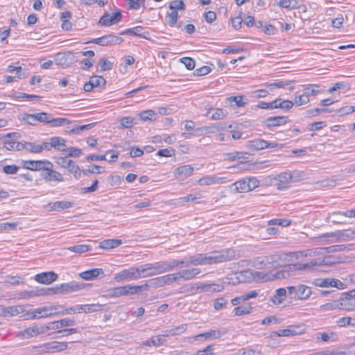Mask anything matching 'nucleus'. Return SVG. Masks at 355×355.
I'll return each mask as SVG.
<instances>
[{
  "instance_id": "a19ab883",
  "label": "nucleus",
  "mask_w": 355,
  "mask_h": 355,
  "mask_svg": "<svg viewBox=\"0 0 355 355\" xmlns=\"http://www.w3.org/2000/svg\"><path fill=\"white\" fill-rule=\"evenodd\" d=\"M247 179L239 180L233 184L235 186V191L238 193H245L250 191V187L247 186Z\"/></svg>"
},
{
  "instance_id": "9d476101",
  "label": "nucleus",
  "mask_w": 355,
  "mask_h": 355,
  "mask_svg": "<svg viewBox=\"0 0 355 355\" xmlns=\"http://www.w3.org/2000/svg\"><path fill=\"white\" fill-rule=\"evenodd\" d=\"M283 275V269L279 270L275 272L272 271L268 272L263 271H254L252 272L253 278L257 281L261 282H269L274 281L275 279H284V277H282V275Z\"/></svg>"
},
{
  "instance_id": "ea45409f",
  "label": "nucleus",
  "mask_w": 355,
  "mask_h": 355,
  "mask_svg": "<svg viewBox=\"0 0 355 355\" xmlns=\"http://www.w3.org/2000/svg\"><path fill=\"white\" fill-rule=\"evenodd\" d=\"M71 123V121L65 118H53L52 115L50 114L48 124H50L52 127H60L64 126L67 124Z\"/></svg>"
},
{
  "instance_id": "72a5a7b5",
  "label": "nucleus",
  "mask_w": 355,
  "mask_h": 355,
  "mask_svg": "<svg viewBox=\"0 0 355 355\" xmlns=\"http://www.w3.org/2000/svg\"><path fill=\"white\" fill-rule=\"evenodd\" d=\"M122 243L119 239H106L99 243L98 247L102 249H112L118 247Z\"/></svg>"
},
{
  "instance_id": "ddd939ff",
  "label": "nucleus",
  "mask_w": 355,
  "mask_h": 355,
  "mask_svg": "<svg viewBox=\"0 0 355 355\" xmlns=\"http://www.w3.org/2000/svg\"><path fill=\"white\" fill-rule=\"evenodd\" d=\"M123 42V38L113 34L105 35L98 38L92 40L89 42L102 46L120 44Z\"/></svg>"
},
{
  "instance_id": "a211bd4d",
  "label": "nucleus",
  "mask_w": 355,
  "mask_h": 355,
  "mask_svg": "<svg viewBox=\"0 0 355 355\" xmlns=\"http://www.w3.org/2000/svg\"><path fill=\"white\" fill-rule=\"evenodd\" d=\"M140 267L143 278L162 273L159 262L144 264L140 266Z\"/></svg>"
},
{
  "instance_id": "c85d7f7f",
  "label": "nucleus",
  "mask_w": 355,
  "mask_h": 355,
  "mask_svg": "<svg viewBox=\"0 0 355 355\" xmlns=\"http://www.w3.org/2000/svg\"><path fill=\"white\" fill-rule=\"evenodd\" d=\"M267 146H268V141H266L263 139H257L249 141L247 144V147L250 150H253V151L265 149L267 148Z\"/></svg>"
},
{
  "instance_id": "f8f14e48",
  "label": "nucleus",
  "mask_w": 355,
  "mask_h": 355,
  "mask_svg": "<svg viewBox=\"0 0 355 355\" xmlns=\"http://www.w3.org/2000/svg\"><path fill=\"white\" fill-rule=\"evenodd\" d=\"M322 237L333 238L334 241H345L355 237V230L352 229L338 230L334 232L327 233L322 235Z\"/></svg>"
},
{
  "instance_id": "4be33fe9",
  "label": "nucleus",
  "mask_w": 355,
  "mask_h": 355,
  "mask_svg": "<svg viewBox=\"0 0 355 355\" xmlns=\"http://www.w3.org/2000/svg\"><path fill=\"white\" fill-rule=\"evenodd\" d=\"M41 175L46 181H64L62 175L58 171H53L52 167L46 168L44 172L41 173Z\"/></svg>"
},
{
  "instance_id": "9b49d317",
  "label": "nucleus",
  "mask_w": 355,
  "mask_h": 355,
  "mask_svg": "<svg viewBox=\"0 0 355 355\" xmlns=\"http://www.w3.org/2000/svg\"><path fill=\"white\" fill-rule=\"evenodd\" d=\"M58 306H50L38 308L35 309L30 316V319H38L42 318H48L55 315H61L62 311H57Z\"/></svg>"
},
{
  "instance_id": "dca6fc26",
  "label": "nucleus",
  "mask_w": 355,
  "mask_h": 355,
  "mask_svg": "<svg viewBox=\"0 0 355 355\" xmlns=\"http://www.w3.org/2000/svg\"><path fill=\"white\" fill-rule=\"evenodd\" d=\"M134 295L132 285L118 286L107 291V295L112 297H119L123 295Z\"/></svg>"
},
{
  "instance_id": "052dcab7",
  "label": "nucleus",
  "mask_w": 355,
  "mask_h": 355,
  "mask_svg": "<svg viewBox=\"0 0 355 355\" xmlns=\"http://www.w3.org/2000/svg\"><path fill=\"white\" fill-rule=\"evenodd\" d=\"M167 22L171 27L174 26L178 19V12L176 10H172L171 12L166 15Z\"/></svg>"
},
{
  "instance_id": "de8ad7c7",
  "label": "nucleus",
  "mask_w": 355,
  "mask_h": 355,
  "mask_svg": "<svg viewBox=\"0 0 355 355\" xmlns=\"http://www.w3.org/2000/svg\"><path fill=\"white\" fill-rule=\"evenodd\" d=\"M353 246H354L353 244H349L347 245H332L330 247L324 248H323V250H327L328 252H340V251H344L345 250H350L352 249Z\"/></svg>"
},
{
  "instance_id": "bb28decb",
  "label": "nucleus",
  "mask_w": 355,
  "mask_h": 355,
  "mask_svg": "<svg viewBox=\"0 0 355 355\" xmlns=\"http://www.w3.org/2000/svg\"><path fill=\"white\" fill-rule=\"evenodd\" d=\"M311 293L312 291L311 287L304 284H300L297 285L295 297L299 300H307L311 296Z\"/></svg>"
},
{
  "instance_id": "58836bf2",
  "label": "nucleus",
  "mask_w": 355,
  "mask_h": 355,
  "mask_svg": "<svg viewBox=\"0 0 355 355\" xmlns=\"http://www.w3.org/2000/svg\"><path fill=\"white\" fill-rule=\"evenodd\" d=\"M223 289V286L217 284L200 283V291L206 292H219Z\"/></svg>"
},
{
  "instance_id": "0eeeda50",
  "label": "nucleus",
  "mask_w": 355,
  "mask_h": 355,
  "mask_svg": "<svg viewBox=\"0 0 355 355\" xmlns=\"http://www.w3.org/2000/svg\"><path fill=\"white\" fill-rule=\"evenodd\" d=\"M105 305L99 304H83V305H76L72 307L67 308L64 310L62 311L61 315L64 314H71L76 313H92V312H98L103 310V307Z\"/></svg>"
},
{
  "instance_id": "09e8293b",
  "label": "nucleus",
  "mask_w": 355,
  "mask_h": 355,
  "mask_svg": "<svg viewBox=\"0 0 355 355\" xmlns=\"http://www.w3.org/2000/svg\"><path fill=\"white\" fill-rule=\"evenodd\" d=\"M165 342V340L160 337H153L150 340H145L141 343V346H151L154 345L158 347L162 345Z\"/></svg>"
},
{
  "instance_id": "7ed1b4c3",
  "label": "nucleus",
  "mask_w": 355,
  "mask_h": 355,
  "mask_svg": "<svg viewBox=\"0 0 355 355\" xmlns=\"http://www.w3.org/2000/svg\"><path fill=\"white\" fill-rule=\"evenodd\" d=\"M354 300L355 289L343 294L339 302L335 301L334 303H327L322 306L324 307L325 309H331L336 307L346 310H353L355 306Z\"/></svg>"
},
{
  "instance_id": "423d86ee",
  "label": "nucleus",
  "mask_w": 355,
  "mask_h": 355,
  "mask_svg": "<svg viewBox=\"0 0 355 355\" xmlns=\"http://www.w3.org/2000/svg\"><path fill=\"white\" fill-rule=\"evenodd\" d=\"M142 277V273L140 266L138 267H130L128 269H124L121 272L115 274L114 280L117 282L130 281L133 279H138Z\"/></svg>"
},
{
  "instance_id": "338daca9",
  "label": "nucleus",
  "mask_w": 355,
  "mask_h": 355,
  "mask_svg": "<svg viewBox=\"0 0 355 355\" xmlns=\"http://www.w3.org/2000/svg\"><path fill=\"white\" fill-rule=\"evenodd\" d=\"M139 117L143 121H151L153 116L155 115V112L152 110H148L139 113Z\"/></svg>"
},
{
  "instance_id": "aec40b11",
  "label": "nucleus",
  "mask_w": 355,
  "mask_h": 355,
  "mask_svg": "<svg viewBox=\"0 0 355 355\" xmlns=\"http://www.w3.org/2000/svg\"><path fill=\"white\" fill-rule=\"evenodd\" d=\"M58 277V274L53 271L44 272L36 275L35 277V280L40 284H50L56 281Z\"/></svg>"
},
{
  "instance_id": "4d7b16f0",
  "label": "nucleus",
  "mask_w": 355,
  "mask_h": 355,
  "mask_svg": "<svg viewBox=\"0 0 355 355\" xmlns=\"http://www.w3.org/2000/svg\"><path fill=\"white\" fill-rule=\"evenodd\" d=\"M24 149L31 153H39L42 152V147L40 145L31 142L24 143Z\"/></svg>"
},
{
  "instance_id": "5701e85b",
  "label": "nucleus",
  "mask_w": 355,
  "mask_h": 355,
  "mask_svg": "<svg viewBox=\"0 0 355 355\" xmlns=\"http://www.w3.org/2000/svg\"><path fill=\"white\" fill-rule=\"evenodd\" d=\"M75 324L73 320L69 318L61 319L58 321L49 322L46 325V329H59L62 327L72 326Z\"/></svg>"
},
{
  "instance_id": "864d4df0",
  "label": "nucleus",
  "mask_w": 355,
  "mask_h": 355,
  "mask_svg": "<svg viewBox=\"0 0 355 355\" xmlns=\"http://www.w3.org/2000/svg\"><path fill=\"white\" fill-rule=\"evenodd\" d=\"M35 170L42 171V172H44L46 168L52 167L53 164L47 160H38L35 161Z\"/></svg>"
},
{
  "instance_id": "412c9836",
  "label": "nucleus",
  "mask_w": 355,
  "mask_h": 355,
  "mask_svg": "<svg viewBox=\"0 0 355 355\" xmlns=\"http://www.w3.org/2000/svg\"><path fill=\"white\" fill-rule=\"evenodd\" d=\"M288 121L287 116H271L265 119L263 123L268 128L285 125Z\"/></svg>"
},
{
  "instance_id": "37998d69",
  "label": "nucleus",
  "mask_w": 355,
  "mask_h": 355,
  "mask_svg": "<svg viewBox=\"0 0 355 355\" xmlns=\"http://www.w3.org/2000/svg\"><path fill=\"white\" fill-rule=\"evenodd\" d=\"M182 289L184 293L187 295H193L198 293V290H200V283H196L190 285H185Z\"/></svg>"
},
{
  "instance_id": "e433bc0d",
  "label": "nucleus",
  "mask_w": 355,
  "mask_h": 355,
  "mask_svg": "<svg viewBox=\"0 0 355 355\" xmlns=\"http://www.w3.org/2000/svg\"><path fill=\"white\" fill-rule=\"evenodd\" d=\"M73 203L69 201H57L53 203H49V206L51 207V210L53 211H61L64 209L71 207Z\"/></svg>"
},
{
  "instance_id": "39448f33",
  "label": "nucleus",
  "mask_w": 355,
  "mask_h": 355,
  "mask_svg": "<svg viewBox=\"0 0 355 355\" xmlns=\"http://www.w3.org/2000/svg\"><path fill=\"white\" fill-rule=\"evenodd\" d=\"M302 172L294 171L293 173L291 172L281 173L275 178H274V184L277 186L279 190L285 189L287 185L292 182H296L300 177Z\"/></svg>"
},
{
  "instance_id": "f704fd0d",
  "label": "nucleus",
  "mask_w": 355,
  "mask_h": 355,
  "mask_svg": "<svg viewBox=\"0 0 355 355\" xmlns=\"http://www.w3.org/2000/svg\"><path fill=\"white\" fill-rule=\"evenodd\" d=\"M78 332V329L76 328H71V329H64L61 330H58L55 332H52L49 334V336H51L53 338H60L63 336H67L70 334H76Z\"/></svg>"
},
{
  "instance_id": "393cba45",
  "label": "nucleus",
  "mask_w": 355,
  "mask_h": 355,
  "mask_svg": "<svg viewBox=\"0 0 355 355\" xmlns=\"http://www.w3.org/2000/svg\"><path fill=\"white\" fill-rule=\"evenodd\" d=\"M221 336V333L218 329L210 330L207 332L200 334L198 335L189 338V340H198L200 338H204L205 340H211L219 338Z\"/></svg>"
},
{
  "instance_id": "f257e3e1",
  "label": "nucleus",
  "mask_w": 355,
  "mask_h": 355,
  "mask_svg": "<svg viewBox=\"0 0 355 355\" xmlns=\"http://www.w3.org/2000/svg\"><path fill=\"white\" fill-rule=\"evenodd\" d=\"M282 255L272 254L262 257H257L253 260V266L259 270H268V272H273L274 270L281 266L280 261Z\"/></svg>"
},
{
  "instance_id": "6e6d98bb",
  "label": "nucleus",
  "mask_w": 355,
  "mask_h": 355,
  "mask_svg": "<svg viewBox=\"0 0 355 355\" xmlns=\"http://www.w3.org/2000/svg\"><path fill=\"white\" fill-rule=\"evenodd\" d=\"M90 81L94 87H104L106 84V80L101 76H93L90 78Z\"/></svg>"
},
{
  "instance_id": "6ab92c4d",
  "label": "nucleus",
  "mask_w": 355,
  "mask_h": 355,
  "mask_svg": "<svg viewBox=\"0 0 355 355\" xmlns=\"http://www.w3.org/2000/svg\"><path fill=\"white\" fill-rule=\"evenodd\" d=\"M180 281H189L193 279L201 273V270L199 268H192L184 269L178 272Z\"/></svg>"
},
{
  "instance_id": "c9c22d12",
  "label": "nucleus",
  "mask_w": 355,
  "mask_h": 355,
  "mask_svg": "<svg viewBox=\"0 0 355 355\" xmlns=\"http://www.w3.org/2000/svg\"><path fill=\"white\" fill-rule=\"evenodd\" d=\"M3 148L8 150H17L20 151L24 149V143L15 141H7L3 143Z\"/></svg>"
},
{
  "instance_id": "f3484780",
  "label": "nucleus",
  "mask_w": 355,
  "mask_h": 355,
  "mask_svg": "<svg viewBox=\"0 0 355 355\" xmlns=\"http://www.w3.org/2000/svg\"><path fill=\"white\" fill-rule=\"evenodd\" d=\"M121 17L122 15L120 10L113 13L112 15L105 12L99 19L98 24L110 26L119 22L121 20Z\"/></svg>"
},
{
  "instance_id": "a18cd8bd",
  "label": "nucleus",
  "mask_w": 355,
  "mask_h": 355,
  "mask_svg": "<svg viewBox=\"0 0 355 355\" xmlns=\"http://www.w3.org/2000/svg\"><path fill=\"white\" fill-rule=\"evenodd\" d=\"M298 3V0H279L278 2L280 7L290 10L297 8Z\"/></svg>"
},
{
  "instance_id": "13d9d810",
  "label": "nucleus",
  "mask_w": 355,
  "mask_h": 355,
  "mask_svg": "<svg viewBox=\"0 0 355 355\" xmlns=\"http://www.w3.org/2000/svg\"><path fill=\"white\" fill-rule=\"evenodd\" d=\"M252 307L250 306H237V307L234 308L233 311H234L235 315L240 316V315L250 313L252 311Z\"/></svg>"
},
{
  "instance_id": "8fccbe9b",
  "label": "nucleus",
  "mask_w": 355,
  "mask_h": 355,
  "mask_svg": "<svg viewBox=\"0 0 355 355\" xmlns=\"http://www.w3.org/2000/svg\"><path fill=\"white\" fill-rule=\"evenodd\" d=\"M286 289L284 288H279L276 290L275 297L276 300H274L273 302L275 303L280 304L283 302L286 299Z\"/></svg>"
},
{
  "instance_id": "bf43d9fd",
  "label": "nucleus",
  "mask_w": 355,
  "mask_h": 355,
  "mask_svg": "<svg viewBox=\"0 0 355 355\" xmlns=\"http://www.w3.org/2000/svg\"><path fill=\"white\" fill-rule=\"evenodd\" d=\"M55 295V288H48L45 289H42L39 291L37 293H35V291H31L28 293L29 296L32 295Z\"/></svg>"
},
{
  "instance_id": "4c0bfd02",
  "label": "nucleus",
  "mask_w": 355,
  "mask_h": 355,
  "mask_svg": "<svg viewBox=\"0 0 355 355\" xmlns=\"http://www.w3.org/2000/svg\"><path fill=\"white\" fill-rule=\"evenodd\" d=\"M189 263L193 266L206 265V254H197L189 257Z\"/></svg>"
},
{
  "instance_id": "1a4fd4ad",
  "label": "nucleus",
  "mask_w": 355,
  "mask_h": 355,
  "mask_svg": "<svg viewBox=\"0 0 355 355\" xmlns=\"http://www.w3.org/2000/svg\"><path fill=\"white\" fill-rule=\"evenodd\" d=\"M38 349L37 352L40 354L51 353V352H60L64 351L68 349V343L67 342H58L52 341L46 343L37 347Z\"/></svg>"
},
{
  "instance_id": "6e6552de",
  "label": "nucleus",
  "mask_w": 355,
  "mask_h": 355,
  "mask_svg": "<svg viewBox=\"0 0 355 355\" xmlns=\"http://www.w3.org/2000/svg\"><path fill=\"white\" fill-rule=\"evenodd\" d=\"M79 55L71 51L58 53L55 56V62L63 68H67L77 62Z\"/></svg>"
},
{
  "instance_id": "2f4dec72",
  "label": "nucleus",
  "mask_w": 355,
  "mask_h": 355,
  "mask_svg": "<svg viewBox=\"0 0 355 355\" xmlns=\"http://www.w3.org/2000/svg\"><path fill=\"white\" fill-rule=\"evenodd\" d=\"M206 134L215 133L220 130H225L227 128H232V125L227 126L225 123H220L216 124H211L210 125L204 126Z\"/></svg>"
},
{
  "instance_id": "2eb2a0df",
  "label": "nucleus",
  "mask_w": 355,
  "mask_h": 355,
  "mask_svg": "<svg viewBox=\"0 0 355 355\" xmlns=\"http://www.w3.org/2000/svg\"><path fill=\"white\" fill-rule=\"evenodd\" d=\"M55 295H66L81 288L79 284L76 282L62 284L54 287Z\"/></svg>"
},
{
  "instance_id": "7c9ffc66",
  "label": "nucleus",
  "mask_w": 355,
  "mask_h": 355,
  "mask_svg": "<svg viewBox=\"0 0 355 355\" xmlns=\"http://www.w3.org/2000/svg\"><path fill=\"white\" fill-rule=\"evenodd\" d=\"M100 275H104V272L101 268H94L92 270H86L80 274V276L86 280H90L97 277Z\"/></svg>"
},
{
  "instance_id": "473e14b6",
  "label": "nucleus",
  "mask_w": 355,
  "mask_h": 355,
  "mask_svg": "<svg viewBox=\"0 0 355 355\" xmlns=\"http://www.w3.org/2000/svg\"><path fill=\"white\" fill-rule=\"evenodd\" d=\"M224 178L217 177L215 175L212 176H205L199 179L198 182L200 185H211L219 183Z\"/></svg>"
},
{
  "instance_id": "603ef678",
  "label": "nucleus",
  "mask_w": 355,
  "mask_h": 355,
  "mask_svg": "<svg viewBox=\"0 0 355 355\" xmlns=\"http://www.w3.org/2000/svg\"><path fill=\"white\" fill-rule=\"evenodd\" d=\"M171 10H184L185 3L183 0H173L169 4Z\"/></svg>"
},
{
  "instance_id": "c03bdc74",
  "label": "nucleus",
  "mask_w": 355,
  "mask_h": 355,
  "mask_svg": "<svg viewBox=\"0 0 355 355\" xmlns=\"http://www.w3.org/2000/svg\"><path fill=\"white\" fill-rule=\"evenodd\" d=\"M67 250L75 253L81 254L83 252L90 251L92 250V247L89 245L81 244L74 246H70L67 248Z\"/></svg>"
},
{
  "instance_id": "3c124183",
  "label": "nucleus",
  "mask_w": 355,
  "mask_h": 355,
  "mask_svg": "<svg viewBox=\"0 0 355 355\" xmlns=\"http://www.w3.org/2000/svg\"><path fill=\"white\" fill-rule=\"evenodd\" d=\"M70 173L73 174L76 179H79L81 176V171L79 166L73 160L71 162L68 168H67Z\"/></svg>"
},
{
  "instance_id": "0e129e2a",
  "label": "nucleus",
  "mask_w": 355,
  "mask_h": 355,
  "mask_svg": "<svg viewBox=\"0 0 355 355\" xmlns=\"http://www.w3.org/2000/svg\"><path fill=\"white\" fill-rule=\"evenodd\" d=\"M227 115V112L223 110L221 108H216L214 112L211 116L212 120H220L225 118Z\"/></svg>"
},
{
  "instance_id": "b1692460",
  "label": "nucleus",
  "mask_w": 355,
  "mask_h": 355,
  "mask_svg": "<svg viewBox=\"0 0 355 355\" xmlns=\"http://www.w3.org/2000/svg\"><path fill=\"white\" fill-rule=\"evenodd\" d=\"M193 168L191 165H183L174 171V175L177 178H186L193 174Z\"/></svg>"
},
{
  "instance_id": "79ce46f5",
  "label": "nucleus",
  "mask_w": 355,
  "mask_h": 355,
  "mask_svg": "<svg viewBox=\"0 0 355 355\" xmlns=\"http://www.w3.org/2000/svg\"><path fill=\"white\" fill-rule=\"evenodd\" d=\"M51 141L52 146L55 149L57 150H64L65 148H62V147H66V140L60 137H53L50 139Z\"/></svg>"
},
{
  "instance_id": "774afa93",
  "label": "nucleus",
  "mask_w": 355,
  "mask_h": 355,
  "mask_svg": "<svg viewBox=\"0 0 355 355\" xmlns=\"http://www.w3.org/2000/svg\"><path fill=\"white\" fill-rule=\"evenodd\" d=\"M180 61L185 65L186 68L189 70H192L195 67L196 62L191 58L184 57L181 58Z\"/></svg>"
},
{
  "instance_id": "5fc2aeb1",
  "label": "nucleus",
  "mask_w": 355,
  "mask_h": 355,
  "mask_svg": "<svg viewBox=\"0 0 355 355\" xmlns=\"http://www.w3.org/2000/svg\"><path fill=\"white\" fill-rule=\"evenodd\" d=\"M162 273L172 271L174 268L173 259L170 261H159Z\"/></svg>"
},
{
  "instance_id": "e2e57ef3",
  "label": "nucleus",
  "mask_w": 355,
  "mask_h": 355,
  "mask_svg": "<svg viewBox=\"0 0 355 355\" xmlns=\"http://www.w3.org/2000/svg\"><path fill=\"white\" fill-rule=\"evenodd\" d=\"M96 123H92L87 125H79L72 128L69 133L71 134H79L81 131L88 130L94 127Z\"/></svg>"
},
{
  "instance_id": "4468645a",
  "label": "nucleus",
  "mask_w": 355,
  "mask_h": 355,
  "mask_svg": "<svg viewBox=\"0 0 355 355\" xmlns=\"http://www.w3.org/2000/svg\"><path fill=\"white\" fill-rule=\"evenodd\" d=\"M46 332L47 329L46 325H33L21 331L19 333V336L21 337L23 339H29Z\"/></svg>"
},
{
  "instance_id": "f03ea898",
  "label": "nucleus",
  "mask_w": 355,
  "mask_h": 355,
  "mask_svg": "<svg viewBox=\"0 0 355 355\" xmlns=\"http://www.w3.org/2000/svg\"><path fill=\"white\" fill-rule=\"evenodd\" d=\"M320 263V261H318V259H315L306 263H296L288 264L282 268L284 275H282V277L286 279L294 276L297 271L304 270L310 272L313 270L315 266H318Z\"/></svg>"
},
{
  "instance_id": "49530a36",
  "label": "nucleus",
  "mask_w": 355,
  "mask_h": 355,
  "mask_svg": "<svg viewBox=\"0 0 355 355\" xmlns=\"http://www.w3.org/2000/svg\"><path fill=\"white\" fill-rule=\"evenodd\" d=\"M320 86L318 85H309L304 89V94L309 98L310 96H316L320 92Z\"/></svg>"
},
{
  "instance_id": "c756f323",
  "label": "nucleus",
  "mask_w": 355,
  "mask_h": 355,
  "mask_svg": "<svg viewBox=\"0 0 355 355\" xmlns=\"http://www.w3.org/2000/svg\"><path fill=\"white\" fill-rule=\"evenodd\" d=\"M298 326H289L288 328L284 329H280L278 331H275L274 334L278 336H294L301 333Z\"/></svg>"
},
{
  "instance_id": "20e7f679",
  "label": "nucleus",
  "mask_w": 355,
  "mask_h": 355,
  "mask_svg": "<svg viewBox=\"0 0 355 355\" xmlns=\"http://www.w3.org/2000/svg\"><path fill=\"white\" fill-rule=\"evenodd\" d=\"M235 251L233 249H226L211 252L206 255L207 264L220 263L232 260L235 257Z\"/></svg>"
},
{
  "instance_id": "680f3d73",
  "label": "nucleus",
  "mask_w": 355,
  "mask_h": 355,
  "mask_svg": "<svg viewBox=\"0 0 355 355\" xmlns=\"http://www.w3.org/2000/svg\"><path fill=\"white\" fill-rule=\"evenodd\" d=\"M21 120L31 125H36L37 124V121L35 114L24 113L22 115Z\"/></svg>"
},
{
  "instance_id": "a878e982",
  "label": "nucleus",
  "mask_w": 355,
  "mask_h": 355,
  "mask_svg": "<svg viewBox=\"0 0 355 355\" xmlns=\"http://www.w3.org/2000/svg\"><path fill=\"white\" fill-rule=\"evenodd\" d=\"M143 27L142 26H136L132 28H128L125 30L124 31H122L120 35H134L137 36L141 38L148 39L149 33L148 32L143 33Z\"/></svg>"
},
{
  "instance_id": "69168bd1",
  "label": "nucleus",
  "mask_w": 355,
  "mask_h": 355,
  "mask_svg": "<svg viewBox=\"0 0 355 355\" xmlns=\"http://www.w3.org/2000/svg\"><path fill=\"white\" fill-rule=\"evenodd\" d=\"M164 277L166 285H170L180 282L178 272L165 275Z\"/></svg>"
},
{
  "instance_id": "cd10ccee",
  "label": "nucleus",
  "mask_w": 355,
  "mask_h": 355,
  "mask_svg": "<svg viewBox=\"0 0 355 355\" xmlns=\"http://www.w3.org/2000/svg\"><path fill=\"white\" fill-rule=\"evenodd\" d=\"M25 311L23 305L8 306L3 309L2 313L4 316H15Z\"/></svg>"
}]
</instances>
